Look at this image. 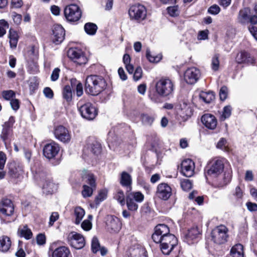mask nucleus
<instances>
[{"instance_id": "obj_1", "label": "nucleus", "mask_w": 257, "mask_h": 257, "mask_svg": "<svg viewBox=\"0 0 257 257\" xmlns=\"http://www.w3.org/2000/svg\"><path fill=\"white\" fill-rule=\"evenodd\" d=\"M224 168V160L215 158L211 160L206 167L204 174L207 180L210 178L213 180V183L218 187L226 185L230 180V171L222 174Z\"/></svg>"}, {"instance_id": "obj_2", "label": "nucleus", "mask_w": 257, "mask_h": 257, "mask_svg": "<svg viewBox=\"0 0 257 257\" xmlns=\"http://www.w3.org/2000/svg\"><path fill=\"white\" fill-rule=\"evenodd\" d=\"M106 83L101 76L91 75L85 80V92L91 95H97L105 89Z\"/></svg>"}, {"instance_id": "obj_3", "label": "nucleus", "mask_w": 257, "mask_h": 257, "mask_svg": "<svg viewBox=\"0 0 257 257\" xmlns=\"http://www.w3.org/2000/svg\"><path fill=\"white\" fill-rule=\"evenodd\" d=\"M156 92L162 97L172 94L174 90V84L169 78H161L156 83Z\"/></svg>"}, {"instance_id": "obj_4", "label": "nucleus", "mask_w": 257, "mask_h": 257, "mask_svg": "<svg viewBox=\"0 0 257 257\" xmlns=\"http://www.w3.org/2000/svg\"><path fill=\"white\" fill-rule=\"evenodd\" d=\"M228 229L223 225H220L214 228L211 233V240L214 243L221 244L225 243L228 238Z\"/></svg>"}, {"instance_id": "obj_5", "label": "nucleus", "mask_w": 257, "mask_h": 257, "mask_svg": "<svg viewBox=\"0 0 257 257\" xmlns=\"http://www.w3.org/2000/svg\"><path fill=\"white\" fill-rule=\"evenodd\" d=\"M160 243L161 249L164 254H169L175 246L177 244V238L172 234L169 233L167 235L161 238Z\"/></svg>"}, {"instance_id": "obj_6", "label": "nucleus", "mask_w": 257, "mask_h": 257, "mask_svg": "<svg viewBox=\"0 0 257 257\" xmlns=\"http://www.w3.org/2000/svg\"><path fill=\"white\" fill-rule=\"evenodd\" d=\"M78 106L81 116L87 119L92 120L97 114L95 106L89 102L84 104H82L81 102H79Z\"/></svg>"}, {"instance_id": "obj_7", "label": "nucleus", "mask_w": 257, "mask_h": 257, "mask_svg": "<svg viewBox=\"0 0 257 257\" xmlns=\"http://www.w3.org/2000/svg\"><path fill=\"white\" fill-rule=\"evenodd\" d=\"M128 14L132 20L140 22L146 19L147 10L142 5H135L131 7L128 11Z\"/></svg>"}, {"instance_id": "obj_8", "label": "nucleus", "mask_w": 257, "mask_h": 257, "mask_svg": "<svg viewBox=\"0 0 257 257\" xmlns=\"http://www.w3.org/2000/svg\"><path fill=\"white\" fill-rule=\"evenodd\" d=\"M81 11L79 7L75 4H71L66 7L64 9V15L69 22H76L81 17Z\"/></svg>"}, {"instance_id": "obj_9", "label": "nucleus", "mask_w": 257, "mask_h": 257, "mask_svg": "<svg viewBox=\"0 0 257 257\" xmlns=\"http://www.w3.org/2000/svg\"><path fill=\"white\" fill-rule=\"evenodd\" d=\"M67 241L72 247L77 249H81L85 244L83 236L74 231L69 233L67 236Z\"/></svg>"}, {"instance_id": "obj_10", "label": "nucleus", "mask_w": 257, "mask_h": 257, "mask_svg": "<svg viewBox=\"0 0 257 257\" xmlns=\"http://www.w3.org/2000/svg\"><path fill=\"white\" fill-rule=\"evenodd\" d=\"M68 56L78 65L85 64L87 61V59L84 56L82 50L76 48L69 49L68 51Z\"/></svg>"}, {"instance_id": "obj_11", "label": "nucleus", "mask_w": 257, "mask_h": 257, "mask_svg": "<svg viewBox=\"0 0 257 257\" xmlns=\"http://www.w3.org/2000/svg\"><path fill=\"white\" fill-rule=\"evenodd\" d=\"M201 76V72L196 67L188 68L184 72V78L185 82L189 84H194L196 83Z\"/></svg>"}, {"instance_id": "obj_12", "label": "nucleus", "mask_w": 257, "mask_h": 257, "mask_svg": "<svg viewBox=\"0 0 257 257\" xmlns=\"http://www.w3.org/2000/svg\"><path fill=\"white\" fill-rule=\"evenodd\" d=\"M60 151L59 145L52 141L47 143L43 147V155L48 159L50 160L55 158Z\"/></svg>"}, {"instance_id": "obj_13", "label": "nucleus", "mask_w": 257, "mask_h": 257, "mask_svg": "<svg viewBox=\"0 0 257 257\" xmlns=\"http://www.w3.org/2000/svg\"><path fill=\"white\" fill-rule=\"evenodd\" d=\"M54 134L57 140L64 143H68L70 141V133L68 129L63 125L56 126L54 130Z\"/></svg>"}, {"instance_id": "obj_14", "label": "nucleus", "mask_w": 257, "mask_h": 257, "mask_svg": "<svg viewBox=\"0 0 257 257\" xmlns=\"http://www.w3.org/2000/svg\"><path fill=\"white\" fill-rule=\"evenodd\" d=\"M170 233V229L168 226L164 224H160L155 227L154 233L152 234V238L154 242L159 243L161 241V238Z\"/></svg>"}, {"instance_id": "obj_15", "label": "nucleus", "mask_w": 257, "mask_h": 257, "mask_svg": "<svg viewBox=\"0 0 257 257\" xmlns=\"http://www.w3.org/2000/svg\"><path fill=\"white\" fill-rule=\"evenodd\" d=\"M181 173L185 177H191L194 174L195 163L190 159L184 160L181 164Z\"/></svg>"}, {"instance_id": "obj_16", "label": "nucleus", "mask_w": 257, "mask_h": 257, "mask_svg": "<svg viewBox=\"0 0 257 257\" xmlns=\"http://www.w3.org/2000/svg\"><path fill=\"white\" fill-rule=\"evenodd\" d=\"M14 211V205L10 199H4L0 203V215L11 216Z\"/></svg>"}, {"instance_id": "obj_17", "label": "nucleus", "mask_w": 257, "mask_h": 257, "mask_svg": "<svg viewBox=\"0 0 257 257\" xmlns=\"http://www.w3.org/2000/svg\"><path fill=\"white\" fill-rule=\"evenodd\" d=\"M156 194L159 198L167 200L172 194V189L167 184L161 183L157 187Z\"/></svg>"}, {"instance_id": "obj_18", "label": "nucleus", "mask_w": 257, "mask_h": 257, "mask_svg": "<svg viewBox=\"0 0 257 257\" xmlns=\"http://www.w3.org/2000/svg\"><path fill=\"white\" fill-rule=\"evenodd\" d=\"M106 224L107 230L111 232H117L121 228V222L119 219L112 215L108 216Z\"/></svg>"}, {"instance_id": "obj_19", "label": "nucleus", "mask_w": 257, "mask_h": 257, "mask_svg": "<svg viewBox=\"0 0 257 257\" xmlns=\"http://www.w3.org/2000/svg\"><path fill=\"white\" fill-rule=\"evenodd\" d=\"M53 41L56 44H60L64 39L65 33L64 28L60 25H55L53 29Z\"/></svg>"}, {"instance_id": "obj_20", "label": "nucleus", "mask_w": 257, "mask_h": 257, "mask_svg": "<svg viewBox=\"0 0 257 257\" xmlns=\"http://www.w3.org/2000/svg\"><path fill=\"white\" fill-rule=\"evenodd\" d=\"M84 150L88 153L90 152L94 155H97L101 152L100 144L94 139L89 138L87 141Z\"/></svg>"}, {"instance_id": "obj_21", "label": "nucleus", "mask_w": 257, "mask_h": 257, "mask_svg": "<svg viewBox=\"0 0 257 257\" xmlns=\"http://www.w3.org/2000/svg\"><path fill=\"white\" fill-rule=\"evenodd\" d=\"M201 121L205 127L210 130L215 129L217 124L216 117L213 115L209 113L205 114L202 115Z\"/></svg>"}, {"instance_id": "obj_22", "label": "nucleus", "mask_w": 257, "mask_h": 257, "mask_svg": "<svg viewBox=\"0 0 257 257\" xmlns=\"http://www.w3.org/2000/svg\"><path fill=\"white\" fill-rule=\"evenodd\" d=\"M200 234V232L197 227H193L188 230L187 233L184 235V241L188 244H190L193 243V241L197 238Z\"/></svg>"}, {"instance_id": "obj_23", "label": "nucleus", "mask_w": 257, "mask_h": 257, "mask_svg": "<svg viewBox=\"0 0 257 257\" xmlns=\"http://www.w3.org/2000/svg\"><path fill=\"white\" fill-rule=\"evenodd\" d=\"M236 61L238 64L246 63L249 64H253L254 59L249 53L245 51H242L237 55Z\"/></svg>"}, {"instance_id": "obj_24", "label": "nucleus", "mask_w": 257, "mask_h": 257, "mask_svg": "<svg viewBox=\"0 0 257 257\" xmlns=\"http://www.w3.org/2000/svg\"><path fill=\"white\" fill-rule=\"evenodd\" d=\"M250 16V9L248 8H244L239 12L237 20L239 23L242 24L249 23Z\"/></svg>"}, {"instance_id": "obj_25", "label": "nucleus", "mask_w": 257, "mask_h": 257, "mask_svg": "<svg viewBox=\"0 0 257 257\" xmlns=\"http://www.w3.org/2000/svg\"><path fill=\"white\" fill-rule=\"evenodd\" d=\"M120 184L124 187L132 189V179L131 175L123 171L121 172L120 177Z\"/></svg>"}, {"instance_id": "obj_26", "label": "nucleus", "mask_w": 257, "mask_h": 257, "mask_svg": "<svg viewBox=\"0 0 257 257\" xmlns=\"http://www.w3.org/2000/svg\"><path fill=\"white\" fill-rule=\"evenodd\" d=\"M70 254L69 249L65 246L55 248L52 252V257H68Z\"/></svg>"}, {"instance_id": "obj_27", "label": "nucleus", "mask_w": 257, "mask_h": 257, "mask_svg": "<svg viewBox=\"0 0 257 257\" xmlns=\"http://www.w3.org/2000/svg\"><path fill=\"white\" fill-rule=\"evenodd\" d=\"M58 186L53 181L47 179L45 181L43 185V192L46 194H52L57 190Z\"/></svg>"}, {"instance_id": "obj_28", "label": "nucleus", "mask_w": 257, "mask_h": 257, "mask_svg": "<svg viewBox=\"0 0 257 257\" xmlns=\"http://www.w3.org/2000/svg\"><path fill=\"white\" fill-rule=\"evenodd\" d=\"M8 174L13 178H20L23 174V170L15 164H11L9 167Z\"/></svg>"}, {"instance_id": "obj_29", "label": "nucleus", "mask_w": 257, "mask_h": 257, "mask_svg": "<svg viewBox=\"0 0 257 257\" xmlns=\"http://www.w3.org/2000/svg\"><path fill=\"white\" fill-rule=\"evenodd\" d=\"M9 38L10 39L9 42L11 48L15 49L19 38L18 34L14 30L10 29L9 31Z\"/></svg>"}, {"instance_id": "obj_30", "label": "nucleus", "mask_w": 257, "mask_h": 257, "mask_svg": "<svg viewBox=\"0 0 257 257\" xmlns=\"http://www.w3.org/2000/svg\"><path fill=\"white\" fill-rule=\"evenodd\" d=\"M11 246L10 238L7 236H3L0 237V251L7 252Z\"/></svg>"}, {"instance_id": "obj_31", "label": "nucleus", "mask_w": 257, "mask_h": 257, "mask_svg": "<svg viewBox=\"0 0 257 257\" xmlns=\"http://www.w3.org/2000/svg\"><path fill=\"white\" fill-rule=\"evenodd\" d=\"M19 235L21 237H24L26 239H29L32 237L33 233L27 225L20 226L18 231Z\"/></svg>"}, {"instance_id": "obj_32", "label": "nucleus", "mask_w": 257, "mask_h": 257, "mask_svg": "<svg viewBox=\"0 0 257 257\" xmlns=\"http://www.w3.org/2000/svg\"><path fill=\"white\" fill-rule=\"evenodd\" d=\"M243 247L241 244H236L231 249L232 257H243Z\"/></svg>"}, {"instance_id": "obj_33", "label": "nucleus", "mask_w": 257, "mask_h": 257, "mask_svg": "<svg viewBox=\"0 0 257 257\" xmlns=\"http://www.w3.org/2000/svg\"><path fill=\"white\" fill-rule=\"evenodd\" d=\"M75 223L79 224L85 215L84 210L80 207H76L74 209Z\"/></svg>"}, {"instance_id": "obj_34", "label": "nucleus", "mask_w": 257, "mask_h": 257, "mask_svg": "<svg viewBox=\"0 0 257 257\" xmlns=\"http://www.w3.org/2000/svg\"><path fill=\"white\" fill-rule=\"evenodd\" d=\"M199 98L204 102L209 103L214 99L215 96L212 92L202 91L199 94Z\"/></svg>"}, {"instance_id": "obj_35", "label": "nucleus", "mask_w": 257, "mask_h": 257, "mask_svg": "<svg viewBox=\"0 0 257 257\" xmlns=\"http://www.w3.org/2000/svg\"><path fill=\"white\" fill-rule=\"evenodd\" d=\"M131 257H147L146 251L144 248L137 247L130 250Z\"/></svg>"}, {"instance_id": "obj_36", "label": "nucleus", "mask_w": 257, "mask_h": 257, "mask_svg": "<svg viewBox=\"0 0 257 257\" xmlns=\"http://www.w3.org/2000/svg\"><path fill=\"white\" fill-rule=\"evenodd\" d=\"M12 133V129L3 126L2 132L0 135V138L2 139L5 145H7V144L9 140V137Z\"/></svg>"}, {"instance_id": "obj_37", "label": "nucleus", "mask_w": 257, "mask_h": 257, "mask_svg": "<svg viewBox=\"0 0 257 257\" xmlns=\"http://www.w3.org/2000/svg\"><path fill=\"white\" fill-rule=\"evenodd\" d=\"M134 199L126 195V203L128 209L132 211H137L138 209V205Z\"/></svg>"}, {"instance_id": "obj_38", "label": "nucleus", "mask_w": 257, "mask_h": 257, "mask_svg": "<svg viewBox=\"0 0 257 257\" xmlns=\"http://www.w3.org/2000/svg\"><path fill=\"white\" fill-rule=\"evenodd\" d=\"M97 29V26L92 23H87L84 26L85 32L89 35H93L96 33Z\"/></svg>"}, {"instance_id": "obj_39", "label": "nucleus", "mask_w": 257, "mask_h": 257, "mask_svg": "<svg viewBox=\"0 0 257 257\" xmlns=\"http://www.w3.org/2000/svg\"><path fill=\"white\" fill-rule=\"evenodd\" d=\"M63 96L65 99L67 101H70L72 99V93L71 88L69 85H66L63 91Z\"/></svg>"}, {"instance_id": "obj_40", "label": "nucleus", "mask_w": 257, "mask_h": 257, "mask_svg": "<svg viewBox=\"0 0 257 257\" xmlns=\"http://www.w3.org/2000/svg\"><path fill=\"white\" fill-rule=\"evenodd\" d=\"M127 195L137 202H142L144 198V195L140 192L130 193Z\"/></svg>"}, {"instance_id": "obj_41", "label": "nucleus", "mask_w": 257, "mask_h": 257, "mask_svg": "<svg viewBox=\"0 0 257 257\" xmlns=\"http://www.w3.org/2000/svg\"><path fill=\"white\" fill-rule=\"evenodd\" d=\"M232 108L230 105L225 106L223 108L222 114L220 116V119L222 121L224 120L225 119L228 118L231 113Z\"/></svg>"}, {"instance_id": "obj_42", "label": "nucleus", "mask_w": 257, "mask_h": 257, "mask_svg": "<svg viewBox=\"0 0 257 257\" xmlns=\"http://www.w3.org/2000/svg\"><path fill=\"white\" fill-rule=\"evenodd\" d=\"M146 57L151 62L157 63L159 62L162 59V56L160 55L156 56H152L149 49H147L146 51Z\"/></svg>"}, {"instance_id": "obj_43", "label": "nucleus", "mask_w": 257, "mask_h": 257, "mask_svg": "<svg viewBox=\"0 0 257 257\" xmlns=\"http://www.w3.org/2000/svg\"><path fill=\"white\" fill-rule=\"evenodd\" d=\"M180 185L183 190L187 191L191 189L192 183L190 180L185 179L180 180Z\"/></svg>"}, {"instance_id": "obj_44", "label": "nucleus", "mask_w": 257, "mask_h": 257, "mask_svg": "<svg viewBox=\"0 0 257 257\" xmlns=\"http://www.w3.org/2000/svg\"><path fill=\"white\" fill-rule=\"evenodd\" d=\"M114 198L117 200L121 205H124L125 204V196L122 190H118L114 196Z\"/></svg>"}, {"instance_id": "obj_45", "label": "nucleus", "mask_w": 257, "mask_h": 257, "mask_svg": "<svg viewBox=\"0 0 257 257\" xmlns=\"http://www.w3.org/2000/svg\"><path fill=\"white\" fill-rule=\"evenodd\" d=\"M100 244L98 239L93 237L91 241V249L93 253H96L100 249Z\"/></svg>"}, {"instance_id": "obj_46", "label": "nucleus", "mask_w": 257, "mask_h": 257, "mask_svg": "<svg viewBox=\"0 0 257 257\" xmlns=\"http://www.w3.org/2000/svg\"><path fill=\"white\" fill-rule=\"evenodd\" d=\"M219 55L216 54L213 57L212 59L211 67L213 70L217 71L219 68Z\"/></svg>"}, {"instance_id": "obj_47", "label": "nucleus", "mask_w": 257, "mask_h": 257, "mask_svg": "<svg viewBox=\"0 0 257 257\" xmlns=\"http://www.w3.org/2000/svg\"><path fill=\"white\" fill-rule=\"evenodd\" d=\"M2 95L6 100H10L14 99L13 97L15 96V93L12 90H4L2 92Z\"/></svg>"}, {"instance_id": "obj_48", "label": "nucleus", "mask_w": 257, "mask_h": 257, "mask_svg": "<svg viewBox=\"0 0 257 257\" xmlns=\"http://www.w3.org/2000/svg\"><path fill=\"white\" fill-rule=\"evenodd\" d=\"M83 190L82 191V195L84 197H88L91 196L93 190L92 187H90L87 185H84L83 186Z\"/></svg>"}, {"instance_id": "obj_49", "label": "nucleus", "mask_w": 257, "mask_h": 257, "mask_svg": "<svg viewBox=\"0 0 257 257\" xmlns=\"http://www.w3.org/2000/svg\"><path fill=\"white\" fill-rule=\"evenodd\" d=\"M107 196V193L105 190H101L95 198V203L98 204L103 201Z\"/></svg>"}, {"instance_id": "obj_50", "label": "nucleus", "mask_w": 257, "mask_h": 257, "mask_svg": "<svg viewBox=\"0 0 257 257\" xmlns=\"http://www.w3.org/2000/svg\"><path fill=\"white\" fill-rule=\"evenodd\" d=\"M167 11L169 15L171 17H176L179 14L178 6L169 7L167 8Z\"/></svg>"}, {"instance_id": "obj_51", "label": "nucleus", "mask_w": 257, "mask_h": 257, "mask_svg": "<svg viewBox=\"0 0 257 257\" xmlns=\"http://www.w3.org/2000/svg\"><path fill=\"white\" fill-rule=\"evenodd\" d=\"M81 227L85 231H89L92 228V223L88 219L84 220L81 223Z\"/></svg>"}, {"instance_id": "obj_52", "label": "nucleus", "mask_w": 257, "mask_h": 257, "mask_svg": "<svg viewBox=\"0 0 257 257\" xmlns=\"http://www.w3.org/2000/svg\"><path fill=\"white\" fill-rule=\"evenodd\" d=\"M149 98L150 99L155 102V103H159L161 102V98L160 96H161L157 92V93L153 92L150 93L149 95Z\"/></svg>"}, {"instance_id": "obj_53", "label": "nucleus", "mask_w": 257, "mask_h": 257, "mask_svg": "<svg viewBox=\"0 0 257 257\" xmlns=\"http://www.w3.org/2000/svg\"><path fill=\"white\" fill-rule=\"evenodd\" d=\"M143 71L141 67H138L136 69L134 74V79L135 81H138L142 77Z\"/></svg>"}, {"instance_id": "obj_54", "label": "nucleus", "mask_w": 257, "mask_h": 257, "mask_svg": "<svg viewBox=\"0 0 257 257\" xmlns=\"http://www.w3.org/2000/svg\"><path fill=\"white\" fill-rule=\"evenodd\" d=\"M227 88L223 86L221 87L219 91V96L221 100H224L227 96Z\"/></svg>"}, {"instance_id": "obj_55", "label": "nucleus", "mask_w": 257, "mask_h": 257, "mask_svg": "<svg viewBox=\"0 0 257 257\" xmlns=\"http://www.w3.org/2000/svg\"><path fill=\"white\" fill-rule=\"evenodd\" d=\"M220 9L218 6L214 5L211 6L208 10V12L212 15H217L219 13Z\"/></svg>"}, {"instance_id": "obj_56", "label": "nucleus", "mask_w": 257, "mask_h": 257, "mask_svg": "<svg viewBox=\"0 0 257 257\" xmlns=\"http://www.w3.org/2000/svg\"><path fill=\"white\" fill-rule=\"evenodd\" d=\"M227 141L224 138H221L218 143L217 144L216 147L222 150H226Z\"/></svg>"}, {"instance_id": "obj_57", "label": "nucleus", "mask_w": 257, "mask_h": 257, "mask_svg": "<svg viewBox=\"0 0 257 257\" xmlns=\"http://www.w3.org/2000/svg\"><path fill=\"white\" fill-rule=\"evenodd\" d=\"M59 215L58 212H52L51 215L50 217L49 224L50 226H52L54 223L58 219Z\"/></svg>"}, {"instance_id": "obj_58", "label": "nucleus", "mask_w": 257, "mask_h": 257, "mask_svg": "<svg viewBox=\"0 0 257 257\" xmlns=\"http://www.w3.org/2000/svg\"><path fill=\"white\" fill-rule=\"evenodd\" d=\"M15 122V119L14 116H10L8 121L5 122L3 126L12 129L13 126Z\"/></svg>"}, {"instance_id": "obj_59", "label": "nucleus", "mask_w": 257, "mask_h": 257, "mask_svg": "<svg viewBox=\"0 0 257 257\" xmlns=\"http://www.w3.org/2000/svg\"><path fill=\"white\" fill-rule=\"evenodd\" d=\"M10 104L12 109L15 111H17L20 108V101L17 99H12L11 100Z\"/></svg>"}, {"instance_id": "obj_60", "label": "nucleus", "mask_w": 257, "mask_h": 257, "mask_svg": "<svg viewBox=\"0 0 257 257\" xmlns=\"http://www.w3.org/2000/svg\"><path fill=\"white\" fill-rule=\"evenodd\" d=\"M60 71V70L58 68H56L53 70L51 75V80L52 81H55L59 78Z\"/></svg>"}, {"instance_id": "obj_61", "label": "nucleus", "mask_w": 257, "mask_h": 257, "mask_svg": "<svg viewBox=\"0 0 257 257\" xmlns=\"http://www.w3.org/2000/svg\"><path fill=\"white\" fill-rule=\"evenodd\" d=\"M6 159V154L3 152H0V170L4 168Z\"/></svg>"}, {"instance_id": "obj_62", "label": "nucleus", "mask_w": 257, "mask_h": 257, "mask_svg": "<svg viewBox=\"0 0 257 257\" xmlns=\"http://www.w3.org/2000/svg\"><path fill=\"white\" fill-rule=\"evenodd\" d=\"M37 243L42 245L46 243V236L43 234H39L37 236Z\"/></svg>"}, {"instance_id": "obj_63", "label": "nucleus", "mask_w": 257, "mask_h": 257, "mask_svg": "<svg viewBox=\"0 0 257 257\" xmlns=\"http://www.w3.org/2000/svg\"><path fill=\"white\" fill-rule=\"evenodd\" d=\"M45 96L48 98H52L53 97V92L52 89L49 87H46L43 90Z\"/></svg>"}, {"instance_id": "obj_64", "label": "nucleus", "mask_w": 257, "mask_h": 257, "mask_svg": "<svg viewBox=\"0 0 257 257\" xmlns=\"http://www.w3.org/2000/svg\"><path fill=\"white\" fill-rule=\"evenodd\" d=\"M246 205L248 210L250 211H255L257 210V204L256 203L248 202L246 203Z\"/></svg>"}]
</instances>
